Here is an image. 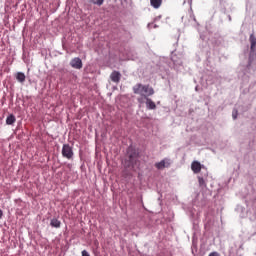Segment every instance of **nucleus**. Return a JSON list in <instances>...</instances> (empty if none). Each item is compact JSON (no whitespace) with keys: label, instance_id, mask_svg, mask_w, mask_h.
I'll return each mask as SVG.
<instances>
[{"label":"nucleus","instance_id":"obj_12","mask_svg":"<svg viewBox=\"0 0 256 256\" xmlns=\"http://www.w3.org/2000/svg\"><path fill=\"white\" fill-rule=\"evenodd\" d=\"M16 79H17V81H19V83H25V79H26L25 73L18 72L16 74Z\"/></svg>","mask_w":256,"mask_h":256},{"label":"nucleus","instance_id":"obj_9","mask_svg":"<svg viewBox=\"0 0 256 256\" xmlns=\"http://www.w3.org/2000/svg\"><path fill=\"white\" fill-rule=\"evenodd\" d=\"M150 5L153 9H159L163 5V0H150Z\"/></svg>","mask_w":256,"mask_h":256},{"label":"nucleus","instance_id":"obj_5","mask_svg":"<svg viewBox=\"0 0 256 256\" xmlns=\"http://www.w3.org/2000/svg\"><path fill=\"white\" fill-rule=\"evenodd\" d=\"M70 65L73 69H83V61L79 57L72 59Z\"/></svg>","mask_w":256,"mask_h":256},{"label":"nucleus","instance_id":"obj_1","mask_svg":"<svg viewBox=\"0 0 256 256\" xmlns=\"http://www.w3.org/2000/svg\"><path fill=\"white\" fill-rule=\"evenodd\" d=\"M132 91L134 95H140L141 97H144V99L151 97V95H155V90L149 84L143 85L138 83L133 86Z\"/></svg>","mask_w":256,"mask_h":256},{"label":"nucleus","instance_id":"obj_19","mask_svg":"<svg viewBox=\"0 0 256 256\" xmlns=\"http://www.w3.org/2000/svg\"><path fill=\"white\" fill-rule=\"evenodd\" d=\"M3 217V210L0 209V219Z\"/></svg>","mask_w":256,"mask_h":256},{"label":"nucleus","instance_id":"obj_6","mask_svg":"<svg viewBox=\"0 0 256 256\" xmlns=\"http://www.w3.org/2000/svg\"><path fill=\"white\" fill-rule=\"evenodd\" d=\"M191 169L195 174L201 173V169H202L201 162L193 161L191 164Z\"/></svg>","mask_w":256,"mask_h":256},{"label":"nucleus","instance_id":"obj_15","mask_svg":"<svg viewBox=\"0 0 256 256\" xmlns=\"http://www.w3.org/2000/svg\"><path fill=\"white\" fill-rule=\"evenodd\" d=\"M198 183L199 185H205V179H203V177H198Z\"/></svg>","mask_w":256,"mask_h":256},{"label":"nucleus","instance_id":"obj_4","mask_svg":"<svg viewBox=\"0 0 256 256\" xmlns=\"http://www.w3.org/2000/svg\"><path fill=\"white\" fill-rule=\"evenodd\" d=\"M155 167H156V169H159V170L169 168V167H171V160L169 158H165L162 161L157 162L155 164Z\"/></svg>","mask_w":256,"mask_h":256},{"label":"nucleus","instance_id":"obj_10","mask_svg":"<svg viewBox=\"0 0 256 256\" xmlns=\"http://www.w3.org/2000/svg\"><path fill=\"white\" fill-rule=\"evenodd\" d=\"M15 121H17V118H15V115L10 114L7 118H6V125H13L15 123Z\"/></svg>","mask_w":256,"mask_h":256},{"label":"nucleus","instance_id":"obj_2","mask_svg":"<svg viewBox=\"0 0 256 256\" xmlns=\"http://www.w3.org/2000/svg\"><path fill=\"white\" fill-rule=\"evenodd\" d=\"M137 159H139V153L137 150L129 148L128 158H126L124 161L125 169H135V165H137Z\"/></svg>","mask_w":256,"mask_h":256},{"label":"nucleus","instance_id":"obj_3","mask_svg":"<svg viewBox=\"0 0 256 256\" xmlns=\"http://www.w3.org/2000/svg\"><path fill=\"white\" fill-rule=\"evenodd\" d=\"M74 155L75 154L73 153V147H71V145L64 144L62 146V157H64L65 159L71 160L73 159Z\"/></svg>","mask_w":256,"mask_h":256},{"label":"nucleus","instance_id":"obj_11","mask_svg":"<svg viewBox=\"0 0 256 256\" xmlns=\"http://www.w3.org/2000/svg\"><path fill=\"white\" fill-rule=\"evenodd\" d=\"M250 43H251V53H253V51H255V47H256V38L255 35L251 34L250 35Z\"/></svg>","mask_w":256,"mask_h":256},{"label":"nucleus","instance_id":"obj_13","mask_svg":"<svg viewBox=\"0 0 256 256\" xmlns=\"http://www.w3.org/2000/svg\"><path fill=\"white\" fill-rule=\"evenodd\" d=\"M51 227H55L56 229H59L61 227V221H59L56 218H53L50 222Z\"/></svg>","mask_w":256,"mask_h":256},{"label":"nucleus","instance_id":"obj_17","mask_svg":"<svg viewBox=\"0 0 256 256\" xmlns=\"http://www.w3.org/2000/svg\"><path fill=\"white\" fill-rule=\"evenodd\" d=\"M232 117H233V119H237V111L232 113Z\"/></svg>","mask_w":256,"mask_h":256},{"label":"nucleus","instance_id":"obj_14","mask_svg":"<svg viewBox=\"0 0 256 256\" xmlns=\"http://www.w3.org/2000/svg\"><path fill=\"white\" fill-rule=\"evenodd\" d=\"M89 1H90V3H93V5L101 6V5H103L105 0H89Z\"/></svg>","mask_w":256,"mask_h":256},{"label":"nucleus","instance_id":"obj_7","mask_svg":"<svg viewBox=\"0 0 256 256\" xmlns=\"http://www.w3.org/2000/svg\"><path fill=\"white\" fill-rule=\"evenodd\" d=\"M110 79L113 83H119V81H121V72L119 71H113L110 74Z\"/></svg>","mask_w":256,"mask_h":256},{"label":"nucleus","instance_id":"obj_8","mask_svg":"<svg viewBox=\"0 0 256 256\" xmlns=\"http://www.w3.org/2000/svg\"><path fill=\"white\" fill-rule=\"evenodd\" d=\"M146 100V107L147 109H157V105L155 104V102H153V100H151V98L146 97L144 98Z\"/></svg>","mask_w":256,"mask_h":256},{"label":"nucleus","instance_id":"obj_18","mask_svg":"<svg viewBox=\"0 0 256 256\" xmlns=\"http://www.w3.org/2000/svg\"><path fill=\"white\" fill-rule=\"evenodd\" d=\"M209 256H219V254L217 252H212L209 254Z\"/></svg>","mask_w":256,"mask_h":256},{"label":"nucleus","instance_id":"obj_16","mask_svg":"<svg viewBox=\"0 0 256 256\" xmlns=\"http://www.w3.org/2000/svg\"><path fill=\"white\" fill-rule=\"evenodd\" d=\"M144 99H145V96H141L140 98L137 99V101H138V103L143 104V103H145Z\"/></svg>","mask_w":256,"mask_h":256}]
</instances>
